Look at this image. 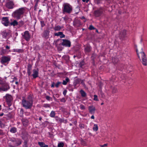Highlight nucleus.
Listing matches in <instances>:
<instances>
[{
    "instance_id": "obj_63",
    "label": "nucleus",
    "mask_w": 147,
    "mask_h": 147,
    "mask_svg": "<svg viewBox=\"0 0 147 147\" xmlns=\"http://www.w3.org/2000/svg\"><path fill=\"white\" fill-rule=\"evenodd\" d=\"M91 119H94V115H93L91 117Z\"/></svg>"
},
{
    "instance_id": "obj_16",
    "label": "nucleus",
    "mask_w": 147,
    "mask_h": 147,
    "mask_svg": "<svg viewBox=\"0 0 147 147\" xmlns=\"http://www.w3.org/2000/svg\"><path fill=\"white\" fill-rule=\"evenodd\" d=\"M80 82H81V83L83 84L84 83H83V80H81L80 79H76L75 80V82L74 83V88H76V86L78 84H79Z\"/></svg>"
},
{
    "instance_id": "obj_53",
    "label": "nucleus",
    "mask_w": 147,
    "mask_h": 147,
    "mask_svg": "<svg viewBox=\"0 0 147 147\" xmlns=\"http://www.w3.org/2000/svg\"><path fill=\"white\" fill-rule=\"evenodd\" d=\"M4 134L3 130L0 129V136H3Z\"/></svg>"
},
{
    "instance_id": "obj_47",
    "label": "nucleus",
    "mask_w": 147,
    "mask_h": 147,
    "mask_svg": "<svg viewBox=\"0 0 147 147\" xmlns=\"http://www.w3.org/2000/svg\"><path fill=\"white\" fill-rule=\"evenodd\" d=\"M88 28L90 30H92L95 29V28H94V27L92 25H91Z\"/></svg>"
},
{
    "instance_id": "obj_3",
    "label": "nucleus",
    "mask_w": 147,
    "mask_h": 147,
    "mask_svg": "<svg viewBox=\"0 0 147 147\" xmlns=\"http://www.w3.org/2000/svg\"><path fill=\"white\" fill-rule=\"evenodd\" d=\"M23 106L26 109H30L32 108L33 104L32 97L30 95H28L27 99L24 98L22 100Z\"/></svg>"
},
{
    "instance_id": "obj_12",
    "label": "nucleus",
    "mask_w": 147,
    "mask_h": 147,
    "mask_svg": "<svg viewBox=\"0 0 147 147\" xmlns=\"http://www.w3.org/2000/svg\"><path fill=\"white\" fill-rule=\"evenodd\" d=\"M39 70L37 68L33 70V74L31 76L34 79H35L38 77Z\"/></svg>"
},
{
    "instance_id": "obj_10",
    "label": "nucleus",
    "mask_w": 147,
    "mask_h": 147,
    "mask_svg": "<svg viewBox=\"0 0 147 147\" xmlns=\"http://www.w3.org/2000/svg\"><path fill=\"white\" fill-rule=\"evenodd\" d=\"M14 4L13 1L8 0L5 4V7L9 9H13L14 7Z\"/></svg>"
},
{
    "instance_id": "obj_15",
    "label": "nucleus",
    "mask_w": 147,
    "mask_h": 147,
    "mask_svg": "<svg viewBox=\"0 0 147 147\" xmlns=\"http://www.w3.org/2000/svg\"><path fill=\"white\" fill-rule=\"evenodd\" d=\"M81 25L80 21L78 19H75L73 22V25L76 27H79Z\"/></svg>"
},
{
    "instance_id": "obj_59",
    "label": "nucleus",
    "mask_w": 147,
    "mask_h": 147,
    "mask_svg": "<svg viewBox=\"0 0 147 147\" xmlns=\"http://www.w3.org/2000/svg\"><path fill=\"white\" fill-rule=\"evenodd\" d=\"M63 18L64 20L65 21H67L68 20V18L66 16H65L64 17H63Z\"/></svg>"
},
{
    "instance_id": "obj_28",
    "label": "nucleus",
    "mask_w": 147,
    "mask_h": 147,
    "mask_svg": "<svg viewBox=\"0 0 147 147\" xmlns=\"http://www.w3.org/2000/svg\"><path fill=\"white\" fill-rule=\"evenodd\" d=\"M17 131V129L15 127H13L11 128L10 130V131L12 133H15Z\"/></svg>"
},
{
    "instance_id": "obj_44",
    "label": "nucleus",
    "mask_w": 147,
    "mask_h": 147,
    "mask_svg": "<svg viewBox=\"0 0 147 147\" xmlns=\"http://www.w3.org/2000/svg\"><path fill=\"white\" fill-rule=\"evenodd\" d=\"M1 55L3 54H5L6 53V49H2L1 50Z\"/></svg>"
},
{
    "instance_id": "obj_37",
    "label": "nucleus",
    "mask_w": 147,
    "mask_h": 147,
    "mask_svg": "<svg viewBox=\"0 0 147 147\" xmlns=\"http://www.w3.org/2000/svg\"><path fill=\"white\" fill-rule=\"evenodd\" d=\"M112 93L113 94L116 93L117 91V88L115 87H112Z\"/></svg>"
},
{
    "instance_id": "obj_32",
    "label": "nucleus",
    "mask_w": 147,
    "mask_h": 147,
    "mask_svg": "<svg viewBox=\"0 0 147 147\" xmlns=\"http://www.w3.org/2000/svg\"><path fill=\"white\" fill-rule=\"evenodd\" d=\"M80 92L81 94V96L83 97H85L86 95V92L82 90H80Z\"/></svg>"
},
{
    "instance_id": "obj_24",
    "label": "nucleus",
    "mask_w": 147,
    "mask_h": 147,
    "mask_svg": "<svg viewBox=\"0 0 147 147\" xmlns=\"http://www.w3.org/2000/svg\"><path fill=\"white\" fill-rule=\"evenodd\" d=\"M38 144L40 147H48V145L45 144L43 142H38Z\"/></svg>"
},
{
    "instance_id": "obj_49",
    "label": "nucleus",
    "mask_w": 147,
    "mask_h": 147,
    "mask_svg": "<svg viewBox=\"0 0 147 147\" xmlns=\"http://www.w3.org/2000/svg\"><path fill=\"white\" fill-rule=\"evenodd\" d=\"M102 0H94V2L97 4H98L101 3Z\"/></svg>"
},
{
    "instance_id": "obj_39",
    "label": "nucleus",
    "mask_w": 147,
    "mask_h": 147,
    "mask_svg": "<svg viewBox=\"0 0 147 147\" xmlns=\"http://www.w3.org/2000/svg\"><path fill=\"white\" fill-rule=\"evenodd\" d=\"M18 25L20 26H22L24 24V21L22 20H21L19 21L18 22Z\"/></svg>"
},
{
    "instance_id": "obj_17",
    "label": "nucleus",
    "mask_w": 147,
    "mask_h": 147,
    "mask_svg": "<svg viewBox=\"0 0 147 147\" xmlns=\"http://www.w3.org/2000/svg\"><path fill=\"white\" fill-rule=\"evenodd\" d=\"M22 121L24 126L26 127L28 125L29 121L27 119L25 118H23L22 119Z\"/></svg>"
},
{
    "instance_id": "obj_6",
    "label": "nucleus",
    "mask_w": 147,
    "mask_h": 147,
    "mask_svg": "<svg viewBox=\"0 0 147 147\" xmlns=\"http://www.w3.org/2000/svg\"><path fill=\"white\" fill-rule=\"evenodd\" d=\"M72 7L69 4L65 3L63 4L62 7L63 14H70L72 12Z\"/></svg>"
},
{
    "instance_id": "obj_61",
    "label": "nucleus",
    "mask_w": 147,
    "mask_h": 147,
    "mask_svg": "<svg viewBox=\"0 0 147 147\" xmlns=\"http://www.w3.org/2000/svg\"><path fill=\"white\" fill-rule=\"evenodd\" d=\"M5 48L7 49H9L10 48V47L8 45H6L5 46Z\"/></svg>"
},
{
    "instance_id": "obj_18",
    "label": "nucleus",
    "mask_w": 147,
    "mask_h": 147,
    "mask_svg": "<svg viewBox=\"0 0 147 147\" xmlns=\"http://www.w3.org/2000/svg\"><path fill=\"white\" fill-rule=\"evenodd\" d=\"M32 66L31 64H28L27 67V73L28 76H30L31 75V70L32 69Z\"/></svg>"
},
{
    "instance_id": "obj_26",
    "label": "nucleus",
    "mask_w": 147,
    "mask_h": 147,
    "mask_svg": "<svg viewBox=\"0 0 147 147\" xmlns=\"http://www.w3.org/2000/svg\"><path fill=\"white\" fill-rule=\"evenodd\" d=\"M13 52H17L18 53H22L24 52V50L23 49H14Z\"/></svg>"
},
{
    "instance_id": "obj_36",
    "label": "nucleus",
    "mask_w": 147,
    "mask_h": 147,
    "mask_svg": "<svg viewBox=\"0 0 147 147\" xmlns=\"http://www.w3.org/2000/svg\"><path fill=\"white\" fill-rule=\"evenodd\" d=\"M45 98L48 101H52L53 100L52 98L48 95H46Z\"/></svg>"
},
{
    "instance_id": "obj_11",
    "label": "nucleus",
    "mask_w": 147,
    "mask_h": 147,
    "mask_svg": "<svg viewBox=\"0 0 147 147\" xmlns=\"http://www.w3.org/2000/svg\"><path fill=\"white\" fill-rule=\"evenodd\" d=\"M21 138L23 140H26L28 138L29 134L28 132L25 131H22L21 134Z\"/></svg>"
},
{
    "instance_id": "obj_2",
    "label": "nucleus",
    "mask_w": 147,
    "mask_h": 147,
    "mask_svg": "<svg viewBox=\"0 0 147 147\" xmlns=\"http://www.w3.org/2000/svg\"><path fill=\"white\" fill-rule=\"evenodd\" d=\"M56 44L58 49L60 51H62L63 49L62 46L68 47L71 46V42L66 39H58Z\"/></svg>"
},
{
    "instance_id": "obj_34",
    "label": "nucleus",
    "mask_w": 147,
    "mask_h": 147,
    "mask_svg": "<svg viewBox=\"0 0 147 147\" xmlns=\"http://www.w3.org/2000/svg\"><path fill=\"white\" fill-rule=\"evenodd\" d=\"M43 107L47 108H49L50 109L51 108V105L50 104L45 103L43 105Z\"/></svg>"
},
{
    "instance_id": "obj_21",
    "label": "nucleus",
    "mask_w": 147,
    "mask_h": 147,
    "mask_svg": "<svg viewBox=\"0 0 147 147\" xmlns=\"http://www.w3.org/2000/svg\"><path fill=\"white\" fill-rule=\"evenodd\" d=\"M2 34L3 37L9 36H10V32H6V31H3L2 33Z\"/></svg>"
},
{
    "instance_id": "obj_9",
    "label": "nucleus",
    "mask_w": 147,
    "mask_h": 147,
    "mask_svg": "<svg viewBox=\"0 0 147 147\" xmlns=\"http://www.w3.org/2000/svg\"><path fill=\"white\" fill-rule=\"evenodd\" d=\"M11 60V57L9 56H3L1 57L0 61L1 63L3 65L8 64Z\"/></svg>"
},
{
    "instance_id": "obj_4",
    "label": "nucleus",
    "mask_w": 147,
    "mask_h": 147,
    "mask_svg": "<svg viewBox=\"0 0 147 147\" xmlns=\"http://www.w3.org/2000/svg\"><path fill=\"white\" fill-rule=\"evenodd\" d=\"M25 10V7L19 8L13 12L12 16L13 18L17 20L20 19L23 17Z\"/></svg>"
},
{
    "instance_id": "obj_50",
    "label": "nucleus",
    "mask_w": 147,
    "mask_h": 147,
    "mask_svg": "<svg viewBox=\"0 0 147 147\" xmlns=\"http://www.w3.org/2000/svg\"><path fill=\"white\" fill-rule=\"evenodd\" d=\"M64 144L62 142L59 143L58 145V147H63Z\"/></svg>"
},
{
    "instance_id": "obj_25",
    "label": "nucleus",
    "mask_w": 147,
    "mask_h": 147,
    "mask_svg": "<svg viewBox=\"0 0 147 147\" xmlns=\"http://www.w3.org/2000/svg\"><path fill=\"white\" fill-rule=\"evenodd\" d=\"M10 24L11 26H15L18 25V23L16 20H15L13 22H11Z\"/></svg>"
},
{
    "instance_id": "obj_5",
    "label": "nucleus",
    "mask_w": 147,
    "mask_h": 147,
    "mask_svg": "<svg viewBox=\"0 0 147 147\" xmlns=\"http://www.w3.org/2000/svg\"><path fill=\"white\" fill-rule=\"evenodd\" d=\"M10 88L9 84L4 79H0V92H6Z\"/></svg>"
},
{
    "instance_id": "obj_43",
    "label": "nucleus",
    "mask_w": 147,
    "mask_h": 147,
    "mask_svg": "<svg viewBox=\"0 0 147 147\" xmlns=\"http://www.w3.org/2000/svg\"><path fill=\"white\" fill-rule=\"evenodd\" d=\"M61 84V82L58 81L55 84V86L57 88H58Z\"/></svg>"
},
{
    "instance_id": "obj_33",
    "label": "nucleus",
    "mask_w": 147,
    "mask_h": 147,
    "mask_svg": "<svg viewBox=\"0 0 147 147\" xmlns=\"http://www.w3.org/2000/svg\"><path fill=\"white\" fill-rule=\"evenodd\" d=\"M23 36V37H30L29 31H26L24 32V34Z\"/></svg>"
},
{
    "instance_id": "obj_29",
    "label": "nucleus",
    "mask_w": 147,
    "mask_h": 147,
    "mask_svg": "<svg viewBox=\"0 0 147 147\" xmlns=\"http://www.w3.org/2000/svg\"><path fill=\"white\" fill-rule=\"evenodd\" d=\"M84 50L86 52H89L91 51V47L88 46H87L85 47Z\"/></svg>"
},
{
    "instance_id": "obj_27",
    "label": "nucleus",
    "mask_w": 147,
    "mask_h": 147,
    "mask_svg": "<svg viewBox=\"0 0 147 147\" xmlns=\"http://www.w3.org/2000/svg\"><path fill=\"white\" fill-rule=\"evenodd\" d=\"M118 61V59L116 57H115L112 58V61L114 64L117 63Z\"/></svg>"
},
{
    "instance_id": "obj_31",
    "label": "nucleus",
    "mask_w": 147,
    "mask_h": 147,
    "mask_svg": "<svg viewBox=\"0 0 147 147\" xmlns=\"http://www.w3.org/2000/svg\"><path fill=\"white\" fill-rule=\"evenodd\" d=\"M69 80V78L68 77H67L65 79V80H63V81L62 84L64 85H66Z\"/></svg>"
},
{
    "instance_id": "obj_48",
    "label": "nucleus",
    "mask_w": 147,
    "mask_h": 147,
    "mask_svg": "<svg viewBox=\"0 0 147 147\" xmlns=\"http://www.w3.org/2000/svg\"><path fill=\"white\" fill-rule=\"evenodd\" d=\"M84 65V61H82L80 62L79 65L80 67L82 68V66Z\"/></svg>"
},
{
    "instance_id": "obj_1",
    "label": "nucleus",
    "mask_w": 147,
    "mask_h": 147,
    "mask_svg": "<svg viewBox=\"0 0 147 147\" xmlns=\"http://www.w3.org/2000/svg\"><path fill=\"white\" fill-rule=\"evenodd\" d=\"M136 51L138 58L140 60L141 58L142 63L143 65L146 66L147 65V57L143 51V48L142 46L137 47L135 46Z\"/></svg>"
},
{
    "instance_id": "obj_7",
    "label": "nucleus",
    "mask_w": 147,
    "mask_h": 147,
    "mask_svg": "<svg viewBox=\"0 0 147 147\" xmlns=\"http://www.w3.org/2000/svg\"><path fill=\"white\" fill-rule=\"evenodd\" d=\"M105 11V8L104 7H101L97 8L94 12V16L98 17L102 15Z\"/></svg>"
},
{
    "instance_id": "obj_30",
    "label": "nucleus",
    "mask_w": 147,
    "mask_h": 147,
    "mask_svg": "<svg viewBox=\"0 0 147 147\" xmlns=\"http://www.w3.org/2000/svg\"><path fill=\"white\" fill-rule=\"evenodd\" d=\"M50 32V31L49 30H45L44 32V34L45 37H47L49 36Z\"/></svg>"
},
{
    "instance_id": "obj_64",
    "label": "nucleus",
    "mask_w": 147,
    "mask_h": 147,
    "mask_svg": "<svg viewBox=\"0 0 147 147\" xmlns=\"http://www.w3.org/2000/svg\"><path fill=\"white\" fill-rule=\"evenodd\" d=\"M61 102H65V99L64 98H63L62 99H61Z\"/></svg>"
},
{
    "instance_id": "obj_40",
    "label": "nucleus",
    "mask_w": 147,
    "mask_h": 147,
    "mask_svg": "<svg viewBox=\"0 0 147 147\" xmlns=\"http://www.w3.org/2000/svg\"><path fill=\"white\" fill-rule=\"evenodd\" d=\"M28 141L26 140H25L24 142V144L23 147H28L27 143Z\"/></svg>"
},
{
    "instance_id": "obj_60",
    "label": "nucleus",
    "mask_w": 147,
    "mask_h": 147,
    "mask_svg": "<svg viewBox=\"0 0 147 147\" xmlns=\"http://www.w3.org/2000/svg\"><path fill=\"white\" fill-rule=\"evenodd\" d=\"M55 84L54 82H53L52 83L51 85V88H54V86H55Z\"/></svg>"
},
{
    "instance_id": "obj_13",
    "label": "nucleus",
    "mask_w": 147,
    "mask_h": 147,
    "mask_svg": "<svg viewBox=\"0 0 147 147\" xmlns=\"http://www.w3.org/2000/svg\"><path fill=\"white\" fill-rule=\"evenodd\" d=\"M9 19L8 17H3L2 19V24L5 26H7L9 24Z\"/></svg>"
},
{
    "instance_id": "obj_51",
    "label": "nucleus",
    "mask_w": 147,
    "mask_h": 147,
    "mask_svg": "<svg viewBox=\"0 0 147 147\" xmlns=\"http://www.w3.org/2000/svg\"><path fill=\"white\" fill-rule=\"evenodd\" d=\"M80 108L82 110H84L85 109L84 106L82 104L80 105Z\"/></svg>"
},
{
    "instance_id": "obj_45",
    "label": "nucleus",
    "mask_w": 147,
    "mask_h": 147,
    "mask_svg": "<svg viewBox=\"0 0 147 147\" xmlns=\"http://www.w3.org/2000/svg\"><path fill=\"white\" fill-rule=\"evenodd\" d=\"M40 24L41 25V26L42 28L43 27L45 26V22L44 21H41L40 22Z\"/></svg>"
},
{
    "instance_id": "obj_57",
    "label": "nucleus",
    "mask_w": 147,
    "mask_h": 147,
    "mask_svg": "<svg viewBox=\"0 0 147 147\" xmlns=\"http://www.w3.org/2000/svg\"><path fill=\"white\" fill-rule=\"evenodd\" d=\"M38 5V3H35V6H34V10H36V9L37 8V7Z\"/></svg>"
},
{
    "instance_id": "obj_46",
    "label": "nucleus",
    "mask_w": 147,
    "mask_h": 147,
    "mask_svg": "<svg viewBox=\"0 0 147 147\" xmlns=\"http://www.w3.org/2000/svg\"><path fill=\"white\" fill-rule=\"evenodd\" d=\"M79 126L80 128L81 129H82L84 128V125L83 124H82V123L80 124L79 125Z\"/></svg>"
},
{
    "instance_id": "obj_62",
    "label": "nucleus",
    "mask_w": 147,
    "mask_h": 147,
    "mask_svg": "<svg viewBox=\"0 0 147 147\" xmlns=\"http://www.w3.org/2000/svg\"><path fill=\"white\" fill-rule=\"evenodd\" d=\"M118 13L120 14H121L123 13V12L121 10H119L118 11Z\"/></svg>"
},
{
    "instance_id": "obj_20",
    "label": "nucleus",
    "mask_w": 147,
    "mask_h": 147,
    "mask_svg": "<svg viewBox=\"0 0 147 147\" xmlns=\"http://www.w3.org/2000/svg\"><path fill=\"white\" fill-rule=\"evenodd\" d=\"M54 36H59L60 37H65V35L63 34V32H61L55 33L54 34Z\"/></svg>"
},
{
    "instance_id": "obj_58",
    "label": "nucleus",
    "mask_w": 147,
    "mask_h": 147,
    "mask_svg": "<svg viewBox=\"0 0 147 147\" xmlns=\"http://www.w3.org/2000/svg\"><path fill=\"white\" fill-rule=\"evenodd\" d=\"M67 92V90H64L63 92V94L64 96L66 95Z\"/></svg>"
},
{
    "instance_id": "obj_42",
    "label": "nucleus",
    "mask_w": 147,
    "mask_h": 147,
    "mask_svg": "<svg viewBox=\"0 0 147 147\" xmlns=\"http://www.w3.org/2000/svg\"><path fill=\"white\" fill-rule=\"evenodd\" d=\"M5 124L2 122L0 120V127L1 128H3L5 127Z\"/></svg>"
},
{
    "instance_id": "obj_23",
    "label": "nucleus",
    "mask_w": 147,
    "mask_h": 147,
    "mask_svg": "<svg viewBox=\"0 0 147 147\" xmlns=\"http://www.w3.org/2000/svg\"><path fill=\"white\" fill-rule=\"evenodd\" d=\"M63 26H61L59 25L55 26L54 28H53L54 30L55 31H60V30L63 28Z\"/></svg>"
},
{
    "instance_id": "obj_38",
    "label": "nucleus",
    "mask_w": 147,
    "mask_h": 147,
    "mask_svg": "<svg viewBox=\"0 0 147 147\" xmlns=\"http://www.w3.org/2000/svg\"><path fill=\"white\" fill-rule=\"evenodd\" d=\"M93 129L94 131H96L98 129V127L97 125L96 124H94V127H93Z\"/></svg>"
},
{
    "instance_id": "obj_52",
    "label": "nucleus",
    "mask_w": 147,
    "mask_h": 147,
    "mask_svg": "<svg viewBox=\"0 0 147 147\" xmlns=\"http://www.w3.org/2000/svg\"><path fill=\"white\" fill-rule=\"evenodd\" d=\"M94 100L95 101H98V97L96 95H94Z\"/></svg>"
},
{
    "instance_id": "obj_55",
    "label": "nucleus",
    "mask_w": 147,
    "mask_h": 147,
    "mask_svg": "<svg viewBox=\"0 0 147 147\" xmlns=\"http://www.w3.org/2000/svg\"><path fill=\"white\" fill-rule=\"evenodd\" d=\"M108 145L107 144H105L103 145H100V146L101 147H107V146Z\"/></svg>"
},
{
    "instance_id": "obj_19",
    "label": "nucleus",
    "mask_w": 147,
    "mask_h": 147,
    "mask_svg": "<svg viewBox=\"0 0 147 147\" xmlns=\"http://www.w3.org/2000/svg\"><path fill=\"white\" fill-rule=\"evenodd\" d=\"M127 34V31L125 30H121L119 33L120 37H124Z\"/></svg>"
},
{
    "instance_id": "obj_54",
    "label": "nucleus",
    "mask_w": 147,
    "mask_h": 147,
    "mask_svg": "<svg viewBox=\"0 0 147 147\" xmlns=\"http://www.w3.org/2000/svg\"><path fill=\"white\" fill-rule=\"evenodd\" d=\"M15 145L13 146L11 143H9L8 144V147H15Z\"/></svg>"
},
{
    "instance_id": "obj_41",
    "label": "nucleus",
    "mask_w": 147,
    "mask_h": 147,
    "mask_svg": "<svg viewBox=\"0 0 147 147\" xmlns=\"http://www.w3.org/2000/svg\"><path fill=\"white\" fill-rule=\"evenodd\" d=\"M81 143L82 145L84 146H86L87 145L86 142L82 139L81 140Z\"/></svg>"
},
{
    "instance_id": "obj_8",
    "label": "nucleus",
    "mask_w": 147,
    "mask_h": 147,
    "mask_svg": "<svg viewBox=\"0 0 147 147\" xmlns=\"http://www.w3.org/2000/svg\"><path fill=\"white\" fill-rule=\"evenodd\" d=\"M10 140L12 142H14V145L16 146H20L22 143V140L19 138L12 137L10 139Z\"/></svg>"
},
{
    "instance_id": "obj_56",
    "label": "nucleus",
    "mask_w": 147,
    "mask_h": 147,
    "mask_svg": "<svg viewBox=\"0 0 147 147\" xmlns=\"http://www.w3.org/2000/svg\"><path fill=\"white\" fill-rule=\"evenodd\" d=\"M30 37H23L24 39H25L27 41L29 40Z\"/></svg>"
},
{
    "instance_id": "obj_14",
    "label": "nucleus",
    "mask_w": 147,
    "mask_h": 147,
    "mask_svg": "<svg viewBox=\"0 0 147 147\" xmlns=\"http://www.w3.org/2000/svg\"><path fill=\"white\" fill-rule=\"evenodd\" d=\"M88 110L89 113L92 115H94L96 110L95 107L93 105L89 106L88 107Z\"/></svg>"
},
{
    "instance_id": "obj_35",
    "label": "nucleus",
    "mask_w": 147,
    "mask_h": 147,
    "mask_svg": "<svg viewBox=\"0 0 147 147\" xmlns=\"http://www.w3.org/2000/svg\"><path fill=\"white\" fill-rule=\"evenodd\" d=\"M55 111H52L50 114V116L51 117L54 118L55 117Z\"/></svg>"
},
{
    "instance_id": "obj_22",
    "label": "nucleus",
    "mask_w": 147,
    "mask_h": 147,
    "mask_svg": "<svg viewBox=\"0 0 147 147\" xmlns=\"http://www.w3.org/2000/svg\"><path fill=\"white\" fill-rule=\"evenodd\" d=\"M6 101L10 102L11 100V96L8 94H7L5 96Z\"/></svg>"
}]
</instances>
